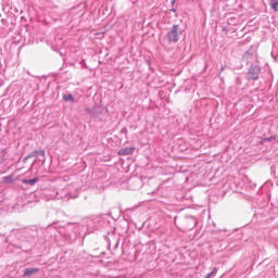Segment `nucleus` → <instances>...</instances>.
Instances as JSON below:
<instances>
[{
	"label": "nucleus",
	"instance_id": "nucleus-1",
	"mask_svg": "<svg viewBox=\"0 0 278 278\" xmlns=\"http://www.w3.org/2000/svg\"><path fill=\"white\" fill-rule=\"evenodd\" d=\"M46 233L47 229L45 228L31 227L25 230L24 237L28 242H45L47 240Z\"/></svg>",
	"mask_w": 278,
	"mask_h": 278
},
{
	"label": "nucleus",
	"instance_id": "nucleus-2",
	"mask_svg": "<svg viewBox=\"0 0 278 278\" xmlns=\"http://www.w3.org/2000/svg\"><path fill=\"white\" fill-rule=\"evenodd\" d=\"M87 233H94V231L101 229L105 222L99 216H91L85 220Z\"/></svg>",
	"mask_w": 278,
	"mask_h": 278
},
{
	"label": "nucleus",
	"instance_id": "nucleus-3",
	"mask_svg": "<svg viewBox=\"0 0 278 278\" xmlns=\"http://www.w3.org/2000/svg\"><path fill=\"white\" fill-rule=\"evenodd\" d=\"M79 233H81L79 224H67L64 238L70 244H73V242H76L77 238H79Z\"/></svg>",
	"mask_w": 278,
	"mask_h": 278
},
{
	"label": "nucleus",
	"instance_id": "nucleus-4",
	"mask_svg": "<svg viewBox=\"0 0 278 278\" xmlns=\"http://www.w3.org/2000/svg\"><path fill=\"white\" fill-rule=\"evenodd\" d=\"M184 34V29L179 24H174L166 34V39L169 45H177L179 42V38Z\"/></svg>",
	"mask_w": 278,
	"mask_h": 278
},
{
	"label": "nucleus",
	"instance_id": "nucleus-5",
	"mask_svg": "<svg viewBox=\"0 0 278 278\" xmlns=\"http://www.w3.org/2000/svg\"><path fill=\"white\" fill-rule=\"evenodd\" d=\"M71 190V187L64 188L62 190H58V189H49L46 190V199L47 201H51L53 199H55L56 201H60V199H66V195L68 194L67 192Z\"/></svg>",
	"mask_w": 278,
	"mask_h": 278
},
{
	"label": "nucleus",
	"instance_id": "nucleus-6",
	"mask_svg": "<svg viewBox=\"0 0 278 278\" xmlns=\"http://www.w3.org/2000/svg\"><path fill=\"white\" fill-rule=\"evenodd\" d=\"M260 75H262V67L256 64H251L247 73V79L249 81H257V79H260Z\"/></svg>",
	"mask_w": 278,
	"mask_h": 278
},
{
	"label": "nucleus",
	"instance_id": "nucleus-7",
	"mask_svg": "<svg viewBox=\"0 0 278 278\" xmlns=\"http://www.w3.org/2000/svg\"><path fill=\"white\" fill-rule=\"evenodd\" d=\"M65 188H70L65 199H77L79 197V185L77 182H73Z\"/></svg>",
	"mask_w": 278,
	"mask_h": 278
},
{
	"label": "nucleus",
	"instance_id": "nucleus-8",
	"mask_svg": "<svg viewBox=\"0 0 278 278\" xmlns=\"http://www.w3.org/2000/svg\"><path fill=\"white\" fill-rule=\"evenodd\" d=\"M87 114H90L93 118H99V121H102L101 114H103V109L101 108H94V109H85Z\"/></svg>",
	"mask_w": 278,
	"mask_h": 278
},
{
	"label": "nucleus",
	"instance_id": "nucleus-9",
	"mask_svg": "<svg viewBox=\"0 0 278 278\" xmlns=\"http://www.w3.org/2000/svg\"><path fill=\"white\" fill-rule=\"evenodd\" d=\"M40 155L42 159H40V162H45V157L47 155V152L45 150H35L31 153L27 155V157H38Z\"/></svg>",
	"mask_w": 278,
	"mask_h": 278
},
{
	"label": "nucleus",
	"instance_id": "nucleus-10",
	"mask_svg": "<svg viewBox=\"0 0 278 278\" xmlns=\"http://www.w3.org/2000/svg\"><path fill=\"white\" fill-rule=\"evenodd\" d=\"M134 151H136V148H134V147L122 148L118 151V155H134Z\"/></svg>",
	"mask_w": 278,
	"mask_h": 278
},
{
	"label": "nucleus",
	"instance_id": "nucleus-11",
	"mask_svg": "<svg viewBox=\"0 0 278 278\" xmlns=\"http://www.w3.org/2000/svg\"><path fill=\"white\" fill-rule=\"evenodd\" d=\"M39 270L40 269L38 267L26 268L24 269L23 277H31V275H35V273H39Z\"/></svg>",
	"mask_w": 278,
	"mask_h": 278
},
{
	"label": "nucleus",
	"instance_id": "nucleus-12",
	"mask_svg": "<svg viewBox=\"0 0 278 278\" xmlns=\"http://www.w3.org/2000/svg\"><path fill=\"white\" fill-rule=\"evenodd\" d=\"M63 101H65L66 103L71 102V103H77V100L75 99V97L73 96V93H66L63 96Z\"/></svg>",
	"mask_w": 278,
	"mask_h": 278
},
{
	"label": "nucleus",
	"instance_id": "nucleus-13",
	"mask_svg": "<svg viewBox=\"0 0 278 278\" xmlns=\"http://www.w3.org/2000/svg\"><path fill=\"white\" fill-rule=\"evenodd\" d=\"M253 58V50L250 49L248 50L244 54H243V62H247V64H249V62H251V59Z\"/></svg>",
	"mask_w": 278,
	"mask_h": 278
},
{
	"label": "nucleus",
	"instance_id": "nucleus-14",
	"mask_svg": "<svg viewBox=\"0 0 278 278\" xmlns=\"http://www.w3.org/2000/svg\"><path fill=\"white\" fill-rule=\"evenodd\" d=\"M38 181H39L38 177H35L33 179H23L22 184H25L26 186H36Z\"/></svg>",
	"mask_w": 278,
	"mask_h": 278
},
{
	"label": "nucleus",
	"instance_id": "nucleus-15",
	"mask_svg": "<svg viewBox=\"0 0 278 278\" xmlns=\"http://www.w3.org/2000/svg\"><path fill=\"white\" fill-rule=\"evenodd\" d=\"M187 223H190L188 229H194V227H197V219H194V217H187Z\"/></svg>",
	"mask_w": 278,
	"mask_h": 278
},
{
	"label": "nucleus",
	"instance_id": "nucleus-16",
	"mask_svg": "<svg viewBox=\"0 0 278 278\" xmlns=\"http://www.w3.org/2000/svg\"><path fill=\"white\" fill-rule=\"evenodd\" d=\"M269 5L274 12H278V0H269Z\"/></svg>",
	"mask_w": 278,
	"mask_h": 278
},
{
	"label": "nucleus",
	"instance_id": "nucleus-17",
	"mask_svg": "<svg viewBox=\"0 0 278 278\" xmlns=\"http://www.w3.org/2000/svg\"><path fill=\"white\" fill-rule=\"evenodd\" d=\"M218 233H219V236L217 237V240H219V241L225 240V238H227V236H228L227 230H219Z\"/></svg>",
	"mask_w": 278,
	"mask_h": 278
},
{
	"label": "nucleus",
	"instance_id": "nucleus-18",
	"mask_svg": "<svg viewBox=\"0 0 278 278\" xmlns=\"http://www.w3.org/2000/svg\"><path fill=\"white\" fill-rule=\"evenodd\" d=\"M4 184H13L14 182V175H9L3 177Z\"/></svg>",
	"mask_w": 278,
	"mask_h": 278
},
{
	"label": "nucleus",
	"instance_id": "nucleus-19",
	"mask_svg": "<svg viewBox=\"0 0 278 278\" xmlns=\"http://www.w3.org/2000/svg\"><path fill=\"white\" fill-rule=\"evenodd\" d=\"M263 140L265 142H273V140H277V135H273L270 137H264Z\"/></svg>",
	"mask_w": 278,
	"mask_h": 278
},
{
	"label": "nucleus",
	"instance_id": "nucleus-20",
	"mask_svg": "<svg viewBox=\"0 0 278 278\" xmlns=\"http://www.w3.org/2000/svg\"><path fill=\"white\" fill-rule=\"evenodd\" d=\"M8 160V155L4 152H0V164H3Z\"/></svg>",
	"mask_w": 278,
	"mask_h": 278
},
{
	"label": "nucleus",
	"instance_id": "nucleus-21",
	"mask_svg": "<svg viewBox=\"0 0 278 278\" xmlns=\"http://www.w3.org/2000/svg\"><path fill=\"white\" fill-rule=\"evenodd\" d=\"M217 269L216 267L213 268V270L211 273H208L204 278H211L213 275H216Z\"/></svg>",
	"mask_w": 278,
	"mask_h": 278
},
{
	"label": "nucleus",
	"instance_id": "nucleus-22",
	"mask_svg": "<svg viewBox=\"0 0 278 278\" xmlns=\"http://www.w3.org/2000/svg\"><path fill=\"white\" fill-rule=\"evenodd\" d=\"M236 84H237V86H242V78L237 77Z\"/></svg>",
	"mask_w": 278,
	"mask_h": 278
},
{
	"label": "nucleus",
	"instance_id": "nucleus-23",
	"mask_svg": "<svg viewBox=\"0 0 278 278\" xmlns=\"http://www.w3.org/2000/svg\"><path fill=\"white\" fill-rule=\"evenodd\" d=\"M121 134H124V136H127V129L125 127L122 128Z\"/></svg>",
	"mask_w": 278,
	"mask_h": 278
},
{
	"label": "nucleus",
	"instance_id": "nucleus-24",
	"mask_svg": "<svg viewBox=\"0 0 278 278\" xmlns=\"http://www.w3.org/2000/svg\"><path fill=\"white\" fill-rule=\"evenodd\" d=\"M31 157H27V156H25L24 159H23V164H27V160H30Z\"/></svg>",
	"mask_w": 278,
	"mask_h": 278
},
{
	"label": "nucleus",
	"instance_id": "nucleus-25",
	"mask_svg": "<svg viewBox=\"0 0 278 278\" xmlns=\"http://www.w3.org/2000/svg\"><path fill=\"white\" fill-rule=\"evenodd\" d=\"M222 31H224L225 34H227V28L225 26L222 27Z\"/></svg>",
	"mask_w": 278,
	"mask_h": 278
},
{
	"label": "nucleus",
	"instance_id": "nucleus-26",
	"mask_svg": "<svg viewBox=\"0 0 278 278\" xmlns=\"http://www.w3.org/2000/svg\"><path fill=\"white\" fill-rule=\"evenodd\" d=\"M170 12L175 13V12H177V9H170Z\"/></svg>",
	"mask_w": 278,
	"mask_h": 278
},
{
	"label": "nucleus",
	"instance_id": "nucleus-27",
	"mask_svg": "<svg viewBox=\"0 0 278 278\" xmlns=\"http://www.w3.org/2000/svg\"><path fill=\"white\" fill-rule=\"evenodd\" d=\"M175 1H176V0H172V5H175Z\"/></svg>",
	"mask_w": 278,
	"mask_h": 278
},
{
	"label": "nucleus",
	"instance_id": "nucleus-28",
	"mask_svg": "<svg viewBox=\"0 0 278 278\" xmlns=\"http://www.w3.org/2000/svg\"><path fill=\"white\" fill-rule=\"evenodd\" d=\"M148 64H151V61H148Z\"/></svg>",
	"mask_w": 278,
	"mask_h": 278
},
{
	"label": "nucleus",
	"instance_id": "nucleus-29",
	"mask_svg": "<svg viewBox=\"0 0 278 278\" xmlns=\"http://www.w3.org/2000/svg\"><path fill=\"white\" fill-rule=\"evenodd\" d=\"M222 71H225V67H222Z\"/></svg>",
	"mask_w": 278,
	"mask_h": 278
},
{
	"label": "nucleus",
	"instance_id": "nucleus-30",
	"mask_svg": "<svg viewBox=\"0 0 278 278\" xmlns=\"http://www.w3.org/2000/svg\"><path fill=\"white\" fill-rule=\"evenodd\" d=\"M140 184V179L137 180Z\"/></svg>",
	"mask_w": 278,
	"mask_h": 278
}]
</instances>
